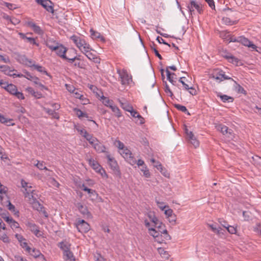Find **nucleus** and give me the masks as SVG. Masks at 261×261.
Masks as SVG:
<instances>
[{"label": "nucleus", "mask_w": 261, "mask_h": 261, "mask_svg": "<svg viewBox=\"0 0 261 261\" xmlns=\"http://www.w3.org/2000/svg\"><path fill=\"white\" fill-rule=\"evenodd\" d=\"M107 158L108 159V163L111 169L115 172L116 174L120 176L121 173L119 170V166L117 161L109 154H107Z\"/></svg>", "instance_id": "obj_5"}, {"label": "nucleus", "mask_w": 261, "mask_h": 261, "mask_svg": "<svg viewBox=\"0 0 261 261\" xmlns=\"http://www.w3.org/2000/svg\"><path fill=\"white\" fill-rule=\"evenodd\" d=\"M252 161L254 164L256 166H261V157L258 155L252 156Z\"/></svg>", "instance_id": "obj_43"}, {"label": "nucleus", "mask_w": 261, "mask_h": 261, "mask_svg": "<svg viewBox=\"0 0 261 261\" xmlns=\"http://www.w3.org/2000/svg\"><path fill=\"white\" fill-rule=\"evenodd\" d=\"M58 247L60 248L63 252L68 251L70 249V244L67 242H61L59 243Z\"/></svg>", "instance_id": "obj_25"}, {"label": "nucleus", "mask_w": 261, "mask_h": 261, "mask_svg": "<svg viewBox=\"0 0 261 261\" xmlns=\"http://www.w3.org/2000/svg\"><path fill=\"white\" fill-rule=\"evenodd\" d=\"M98 140L94 137V136L92 137V138H89L88 139L89 143L93 146L94 144L98 142Z\"/></svg>", "instance_id": "obj_60"}, {"label": "nucleus", "mask_w": 261, "mask_h": 261, "mask_svg": "<svg viewBox=\"0 0 261 261\" xmlns=\"http://www.w3.org/2000/svg\"><path fill=\"white\" fill-rule=\"evenodd\" d=\"M81 188L83 191L87 192L89 194H93V195L96 194L95 190H93L88 188L87 187L85 186V185L84 184H83L81 186Z\"/></svg>", "instance_id": "obj_48"}, {"label": "nucleus", "mask_w": 261, "mask_h": 261, "mask_svg": "<svg viewBox=\"0 0 261 261\" xmlns=\"http://www.w3.org/2000/svg\"><path fill=\"white\" fill-rule=\"evenodd\" d=\"M79 210L80 211V212H81V213H82L84 215H85L86 214H87L88 213V210L87 209L86 207H84L83 205H81L79 207Z\"/></svg>", "instance_id": "obj_64"}, {"label": "nucleus", "mask_w": 261, "mask_h": 261, "mask_svg": "<svg viewBox=\"0 0 261 261\" xmlns=\"http://www.w3.org/2000/svg\"><path fill=\"white\" fill-rule=\"evenodd\" d=\"M223 22L224 23H225L227 25H233L234 24H236L237 21H233L230 19V18L228 17H224L222 19Z\"/></svg>", "instance_id": "obj_45"}, {"label": "nucleus", "mask_w": 261, "mask_h": 261, "mask_svg": "<svg viewBox=\"0 0 261 261\" xmlns=\"http://www.w3.org/2000/svg\"><path fill=\"white\" fill-rule=\"evenodd\" d=\"M31 67H34L35 69H36L38 71L45 74L47 75H49L45 68L40 65L32 64L30 65Z\"/></svg>", "instance_id": "obj_31"}, {"label": "nucleus", "mask_w": 261, "mask_h": 261, "mask_svg": "<svg viewBox=\"0 0 261 261\" xmlns=\"http://www.w3.org/2000/svg\"><path fill=\"white\" fill-rule=\"evenodd\" d=\"M56 48L54 49L53 51H55L56 54L63 59H66L67 57L65 55L66 52L67 50V49L64 47L63 45L61 44H58V45L56 46Z\"/></svg>", "instance_id": "obj_11"}, {"label": "nucleus", "mask_w": 261, "mask_h": 261, "mask_svg": "<svg viewBox=\"0 0 261 261\" xmlns=\"http://www.w3.org/2000/svg\"><path fill=\"white\" fill-rule=\"evenodd\" d=\"M239 42L241 43L244 46L251 48L256 51L257 46L254 44L252 42L250 41L248 39L244 36H240Z\"/></svg>", "instance_id": "obj_13"}, {"label": "nucleus", "mask_w": 261, "mask_h": 261, "mask_svg": "<svg viewBox=\"0 0 261 261\" xmlns=\"http://www.w3.org/2000/svg\"><path fill=\"white\" fill-rule=\"evenodd\" d=\"M223 56L226 59H228L230 62H231L232 63H236L238 62V59L229 54H228L227 55H223Z\"/></svg>", "instance_id": "obj_44"}, {"label": "nucleus", "mask_w": 261, "mask_h": 261, "mask_svg": "<svg viewBox=\"0 0 261 261\" xmlns=\"http://www.w3.org/2000/svg\"><path fill=\"white\" fill-rule=\"evenodd\" d=\"M29 26L32 28L33 30L37 34H41L42 33V31L41 29V28L37 25L35 23L33 22H29Z\"/></svg>", "instance_id": "obj_26"}, {"label": "nucleus", "mask_w": 261, "mask_h": 261, "mask_svg": "<svg viewBox=\"0 0 261 261\" xmlns=\"http://www.w3.org/2000/svg\"><path fill=\"white\" fill-rule=\"evenodd\" d=\"M187 136V138L189 143L192 144L195 147H197L199 146V142L195 137L193 133L191 131H189L187 128L185 130Z\"/></svg>", "instance_id": "obj_10"}, {"label": "nucleus", "mask_w": 261, "mask_h": 261, "mask_svg": "<svg viewBox=\"0 0 261 261\" xmlns=\"http://www.w3.org/2000/svg\"><path fill=\"white\" fill-rule=\"evenodd\" d=\"M115 144L118 147L119 151L123 150V149L126 147L124 146V144L119 140H116Z\"/></svg>", "instance_id": "obj_46"}, {"label": "nucleus", "mask_w": 261, "mask_h": 261, "mask_svg": "<svg viewBox=\"0 0 261 261\" xmlns=\"http://www.w3.org/2000/svg\"><path fill=\"white\" fill-rule=\"evenodd\" d=\"M14 261H28L27 258L18 255L14 256Z\"/></svg>", "instance_id": "obj_56"}, {"label": "nucleus", "mask_w": 261, "mask_h": 261, "mask_svg": "<svg viewBox=\"0 0 261 261\" xmlns=\"http://www.w3.org/2000/svg\"><path fill=\"white\" fill-rule=\"evenodd\" d=\"M76 227L81 233L87 232L90 229L89 224L84 220L79 219L76 224Z\"/></svg>", "instance_id": "obj_6"}, {"label": "nucleus", "mask_w": 261, "mask_h": 261, "mask_svg": "<svg viewBox=\"0 0 261 261\" xmlns=\"http://www.w3.org/2000/svg\"><path fill=\"white\" fill-rule=\"evenodd\" d=\"M15 237L20 244H21L22 242H24L25 241H26L25 239L23 237L21 234H16Z\"/></svg>", "instance_id": "obj_61"}, {"label": "nucleus", "mask_w": 261, "mask_h": 261, "mask_svg": "<svg viewBox=\"0 0 261 261\" xmlns=\"http://www.w3.org/2000/svg\"><path fill=\"white\" fill-rule=\"evenodd\" d=\"M148 230H149L150 234L151 236H152L158 242H159L160 243H161L163 242V240H160V232L159 231H157L153 228H149Z\"/></svg>", "instance_id": "obj_19"}, {"label": "nucleus", "mask_w": 261, "mask_h": 261, "mask_svg": "<svg viewBox=\"0 0 261 261\" xmlns=\"http://www.w3.org/2000/svg\"><path fill=\"white\" fill-rule=\"evenodd\" d=\"M100 100L102 101V103L107 107H110V106L114 103L112 100H110L108 97L103 95L100 97Z\"/></svg>", "instance_id": "obj_28"}, {"label": "nucleus", "mask_w": 261, "mask_h": 261, "mask_svg": "<svg viewBox=\"0 0 261 261\" xmlns=\"http://www.w3.org/2000/svg\"><path fill=\"white\" fill-rule=\"evenodd\" d=\"M8 92L12 95H14L17 91V87L12 84L7 86V89H6Z\"/></svg>", "instance_id": "obj_32"}, {"label": "nucleus", "mask_w": 261, "mask_h": 261, "mask_svg": "<svg viewBox=\"0 0 261 261\" xmlns=\"http://www.w3.org/2000/svg\"><path fill=\"white\" fill-rule=\"evenodd\" d=\"M208 225L214 232L220 237L223 236L226 231V229H223L220 226H217L216 224H208Z\"/></svg>", "instance_id": "obj_14"}, {"label": "nucleus", "mask_w": 261, "mask_h": 261, "mask_svg": "<svg viewBox=\"0 0 261 261\" xmlns=\"http://www.w3.org/2000/svg\"><path fill=\"white\" fill-rule=\"evenodd\" d=\"M117 71L121 79V83L122 85H128L132 81L131 76L128 74L126 70L118 69Z\"/></svg>", "instance_id": "obj_4"}, {"label": "nucleus", "mask_w": 261, "mask_h": 261, "mask_svg": "<svg viewBox=\"0 0 261 261\" xmlns=\"http://www.w3.org/2000/svg\"><path fill=\"white\" fill-rule=\"evenodd\" d=\"M36 167H37L39 170H48L46 166L44 165V162L43 161H37V163L34 165Z\"/></svg>", "instance_id": "obj_42"}, {"label": "nucleus", "mask_w": 261, "mask_h": 261, "mask_svg": "<svg viewBox=\"0 0 261 261\" xmlns=\"http://www.w3.org/2000/svg\"><path fill=\"white\" fill-rule=\"evenodd\" d=\"M155 202L159 207L162 211L164 210L166 207H168V206L165 205L163 202H160L157 200H155Z\"/></svg>", "instance_id": "obj_54"}, {"label": "nucleus", "mask_w": 261, "mask_h": 261, "mask_svg": "<svg viewBox=\"0 0 261 261\" xmlns=\"http://www.w3.org/2000/svg\"><path fill=\"white\" fill-rule=\"evenodd\" d=\"M38 4L41 5L46 11L54 13L53 3L49 0H36Z\"/></svg>", "instance_id": "obj_9"}, {"label": "nucleus", "mask_w": 261, "mask_h": 261, "mask_svg": "<svg viewBox=\"0 0 261 261\" xmlns=\"http://www.w3.org/2000/svg\"><path fill=\"white\" fill-rule=\"evenodd\" d=\"M45 111L47 113H48L50 115H51L53 117H54V118L57 119L59 118V116L58 114L56 113L54 110H53L51 109H46Z\"/></svg>", "instance_id": "obj_40"}, {"label": "nucleus", "mask_w": 261, "mask_h": 261, "mask_svg": "<svg viewBox=\"0 0 261 261\" xmlns=\"http://www.w3.org/2000/svg\"><path fill=\"white\" fill-rule=\"evenodd\" d=\"M119 152L122 157L130 164L133 165L136 163V161L133 156L131 151L127 147L123 149V150L119 151Z\"/></svg>", "instance_id": "obj_3"}, {"label": "nucleus", "mask_w": 261, "mask_h": 261, "mask_svg": "<svg viewBox=\"0 0 261 261\" xmlns=\"http://www.w3.org/2000/svg\"><path fill=\"white\" fill-rule=\"evenodd\" d=\"M158 250L159 253L163 258L165 259H168L169 258L170 255L167 251L165 250L164 249L162 248H159Z\"/></svg>", "instance_id": "obj_33"}, {"label": "nucleus", "mask_w": 261, "mask_h": 261, "mask_svg": "<svg viewBox=\"0 0 261 261\" xmlns=\"http://www.w3.org/2000/svg\"><path fill=\"white\" fill-rule=\"evenodd\" d=\"M0 60H2L5 63H9L10 62L9 58L8 56L5 57L2 55H0Z\"/></svg>", "instance_id": "obj_62"}, {"label": "nucleus", "mask_w": 261, "mask_h": 261, "mask_svg": "<svg viewBox=\"0 0 261 261\" xmlns=\"http://www.w3.org/2000/svg\"><path fill=\"white\" fill-rule=\"evenodd\" d=\"M109 108H111L112 112L115 113V115L116 117L119 118L121 116L119 109L116 105H115L114 103L111 105Z\"/></svg>", "instance_id": "obj_30"}, {"label": "nucleus", "mask_w": 261, "mask_h": 261, "mask_svg": "<svg viewBox=\"0 0 261 261\" xmlns=\"http://www.w3.org/2000/svg\"><path fill=\"white\" fill-rule=\"evenodd\" d=\"M91 50H87L84 51L83 54H84L89 60L94 61L95 63L99 62V59L97 58L95 54L91 53Z\"/></svg>", "instance_id": "obj_17"}, {"label": "nucleus", "mask_w": 261, "mask_h": 261, "mask_svg": "<svg viewBox=\"0 0 261 261\" xmlns=\"http://www.w3.org/2000/svg\"><path fill=\"white\" fill-rule=\"evenodd\" d=\"M218 130L221 132L224 135H225L229 139H232L233 135L232 130L231 129H228V127L223 124H219L216 126Z\"/></svg>", "instance_id": "obj_7"}, {"label": "nucleus", "mask_w": 261, "mask_h": 261, "mask_svg": "<svg viewBox=\"0 0 261 261\" xmlns=\"http://www.w3.org/2000/svg\"><path fill=\"white\" fill-rule=\"evenodd\" d=\"M58 43L52 39H47L45 42L46 45L52 51L57 49L56 46L58 45Z\"/></svg>", "instance_id": "obj_22"}, {"label": "nucleus", "mask_w": 261, "mask_h": 261, "mask_svg": "<svg viewBox=\"0 0 261 261\" xmlns=\"http://www.w3.org/2000/svg\"><path fill=\"white\" fill-rule=\"evenodd\" d=\"M236 89L238 91V93L246 94V91L244 90V89L240 85L237 84L236 87Z\"/></svg>", "instance_id": "obj_52"}, {"label": "nucleus", "mask_w": 261, "mask_h": 261, "mask_svg": "<svg viewBox=\"0 0 261 261\" xmlns=\"http://www.w3.org/2000/svg\"><path fill=\"white\" fill-rule=\"evenodd\" d=\"M74 111L76 112L77 116L80 118H81L82 117H85L86 118H88V115L86 113H83L80 109H75Z\"/></svg>", "instance_id": "obj_47"}, {"label": "nucleus", "mask_w": 261, "mask_h": 261, "mask_svg": "<svg viewBox=\"0 0 261 261\" xmlns=\"http://www.w3.org/2000/svg\"><path fill=\"white\" fill-rule=\"evenodd\" d=\"M168 219V221L170 223H172V224H175L176 223V216L175 215V214H173L171 216L167 218Z\"/></svg>", "instance_id": "obj_55"}, {"label": "nucleus", "mask_w": 261, "mask_h": 261, "mask_svg": "<svg viewBox=\"0 0 261 261\" xmlns=\"http://www.w3.org/2000/svg\"><path fill=\"white\" fill-rule=\"evenodd\" d=\"M253 230L254 232L257 233L258 234L261 236V225L259 223H257L256 224L255 226L253 228Z\"/></svg>", "instance_id": "obj_53"}, {"label": "nucleus", "mask_w": 261, "mask_h": 261, "mask_svg": "<svg viewBox=\"0 0 261 261\" xmlns=\"http://www.w3.org/2000/svg\"><path fill=\"white\" fill-rule=\"evenodd\" d=\"M91 37L93 39H100L101 41L104 42L105 41V38L101 36L100 33L94 31L93 29H91L90 30Z\"/></svg>", "instance_id": "obj_18"}, {"label": "nucleus", "mask_w": 261, "mask_h": 261, "mask_svg": "<svg viewBox=\"0 0 261 261\" xmlns=\"http://www.w3.org/2000/svg\"><path fill=\"white\" fill-rule=\"evenodd\" d=\"M7 190L8 188L0 182V194H6Z\"/></svg>", "instance_id": "obj_59"}, {"label": "nucleus", "mask_w": 261, "mask_h": 261, "mask_svg": "<svg viewBox=\"0 0 261 261\" xmlns=\"http://www.w3.org/2000/svg\"><path fill=\"white\" fill-rule=\"evenodd\" d=\"M63 258L65 260L75 261L73 254L70 250L63 252Z\"/></svg>", "instance_id": "obj_23"}, {"label": "nucleus", "mask_w": 261, "mask_h": 261, "mask_svg": "<svg viewBox=\"0 0 261 261\" xmlns=\"http://www.w3.org/2000/svg\"><path fill=\"white\" fill-rule=\"evenodd\" d=\"M165 91L170 97H172L173 96V93L171 91L170 89L169 88V86L167 84L166 82L165 83Z\"/></svg>", "instance_id": "obj_58"}, {"label": "nucleus", "mask_w": 261, "mask_h": 261, "mask_svg": "<svg viewBox=\"0 0 261 261\" xmlns=\"http://www.w3.org/2000/svg\"><path fill=\"white\" fill-rule=\"evenodd\" d=\"M160 232H161V237H164V240L160 239V240H163V242L164 241L170 240L171 239V237L168 233L167 230L166 229H163V231L160 230Z\"/></svg>", "instance_id": "obj_36"}, {"label": "nucleus", "mask_w": 261, "mask_h": 261, "mask_svg": "<svg viewBox=\"0 0 261 261\" xmlns=\"http://www.w3.org/2000/svg\"><path fill=\"white\" fill-rule=\"evenodd\" d=\"M213 77L217 80H219L220 81H222L224 80H229L231 79L230 77L226 76L224 72L222 70L216 71V72L213 74Z\"/></svg>", "instance_id": "obj_15"}, {"label": "nucleus", "mask_w": 261, "mask_h": 261, "mask_svg": "<svg viewBox=\"0 0 261 261\" xmlns=\"http://www.w3.org/2000/svg\"><path fill=\"white\" fill-rule=\"evenodd\" d=\"M73 94L75 98L82 100L84 102V104H86L88 102V100L85 98L84 96L82 94L81 92L78 90L76 89Z\"/></svg>", "instance_id": "obj_24"}, {"label": "nucleus", "mask_w": 261, "mask_h": 261, "mask_svg": "<svg viewBox=\"0 0 261 261\" xmlns=\"http://www.w3.org/2000/svg\"><path fill=\"white\" fill-rule=\"evenodd\" d=\"M70 39L83 53L87 50H92L90 44L83 37L73 35Z\"/></svg>", "instance_id": "obj_2"}, {"label": "nucleus", "mask_w": 261, "mask_h": 261, "mask_svg": "<svg viewBox=\"0 0 261 261\" xmlns=\"http://www.w3.org/2000/svg\"><path fill=\"white\" fill-rule=\"evenodd\" d=\"M141 171L143 173V175L146 178H149L150 177V173L146 165H144L141 169Z\"/></svg>", "instance_id": "obj_38"}, {"label": "nucleus", "mask_w": 261, "mask_h": 261, "mask_svg": "<svg viewBox=\"0 0 261 261\" xmlns=\"http://www.w3.org/2000/svg\"><path fill=\"white\" fill-rule=\"evenodd\" d=\"M20 246H21V247L22 248L25 249V250L27 252H28V253H30L31 252V248H30L28 246V243H27L26 241H25L24 242H22L21 244H20Z\"/></svg>", "instance_id": "obj_50"}, {"label": "nucleus", "mask_w": 261, "mask_h": 261, "mask_svg": "<svg viewBox=\"0 0 261 261\" xmlns=\"http://www.w3.org/2000/svg\"><path fill=\"white\" fill-rule=\"evenodd\" d=\"M188 8L191 15L192 14V12L194 10V8L200 14L203 11L202 7L194 1H191L190 2V4L188 6Z\"/></svg>", "instance_id": "obj_12"}, {"label": "nucleus", "mask_w": 261, "mask_h": 261, "mask_svg": "<svg viewBox=\"0 0 261 261\" xmlns=\"http://www.w3.org/2000/svg\"><path fill=\"white\" fill-rule=\"evenodd\" d=\"M119 102L121 108L126 111L129 112L133 109L132 106L127 102H123L119 100Z\"/></svg>", "instance_id": "obj_29"}, {"label": "nucleus", "mask_w": 261, "mask_h": 261, "mask_svg": "<svg viewBox=\"0 0 261 261\" xmlns=\"http://www.w3.org/2000/svg\"><path fill=\"white\" fill-rule=\"evenodd\" d=\"M148 217L150 220L154 223V226L158 225L159 220L154 215L149 214Z\"/></svg>", "instance_id": "obj_49"}, {"label": "nucleus", "mask_w": 261, "mask_h": 261, "mask_svg": "<svg viewBox=\"0 0 261 261\" xmlns=\"http://www.w3.org/2000/svg\"><path fill=\"white\" fill-rule=\"evenodd\" d=\"M12 119L6 118L4 115L0 113V122L2 123L6 124L7 125H14V123H11Z\"/></svg>", "instance_id": "obj_27"}, {"label": "nucleus", "mask_w": 261, "mask_h": 261, "mask_svg": "<svg viewBox=\"0 0 261 261\" xmlns=\"http://www.w3.org/2000/svg\"><path fill=\"white\" fill-rule=\"evenodd\" d=\"M94 149L98 153L106 152V148L105 145L102 144L99 140L93 146Z\"/></svg>", "instance_id": "obj_20"}, {"label": "nucleus", "mask_w": 261, "mask_h": 261, "mask_svg": "<svg viewBox=\"0 0 261 261\" xmlns=\"http://www.w3.org/2000/svg\"><path fill=\"white\" fill-rule=\"evenodd\" d=\"M167 74V80L173 85L176 86L177 85V77L174 73H171L168 69H166Z\"/></svg>", "instance_id": "obj_16"}, {"label": "nucleus", "mask_w": 261, "mask_h": 261, "mask_svg": "<svg viewBox=\"0 0 261 261\" xmlns=\"http://www.w3.org/2000/svg\"><path fill=\"white\" fill-rule=\"evenodd\" d=\"M96 172L99 173L103 177L106 178L108 177V174H107L106 171L102 168V167H101V169H98Z\"/></svg>", "instance_id": "obj_51"}, {"label": "nucleus", "mask_w": 261, "mask_h": 261, "mask_svg": "<svg viewBox=\"0 0 261 261\" xmlns=\"http://www.w3.org/2000/svg\"><path fill=\"white\" fill-rule=\"evenodd\" d=\"M87 161H88L89 165L93 168L94 170H95V171H97V170L99 169H101V166L93 158H91L87 159Z\"/></svg>", "instance_id": "obj_21"}, {"label": "nucleus", "mask_w": 261, "mask_h": 261, "mask_svg": "<svg viewBox=\"0 0 261 261\" xmlns=\"http://www.w3.org/2000/svg\"><path fill=\"white\" fill-rule=\"evenodd\" d=\"M65 86H66V89L70 93H74V91H75V90H76L74 86H73L72 85H68V84H66L65 85Z\"/></svg>", "instance_id": "obj_57"}, {"label": "nucleus", "mask_w": 261, "mask_h": 261, "mask_svg": "<svg viewBox=\"0 0 261 261\" xmlns=\"http://www.w3.org/2000/svg\"><path fill=\"white\" fill-rule=\"evenodd\" d=\"M29 253L34 258H38L41 255L40 250L35 248H31V252Z\"/></svg>", "instance_id": "obj_39"}, {"label": "nucleus", "mask_w": 261, "mask_h": 261, "mask_svg": "<svg viewBox=\"0 0 261 261\" xmlns=\"http://www.w3.org/2000/svg\"><path fill=\"white\" fill-rule=\"evenodd\" d=\"M174 107L178 110L182 112L187 113V114L188 115H190L189 112L188 111V110L185 106L180 105L179 104H175Z\"/></svg>", "instance_id": "obj_41"}, {"label": "nucleus", "mask_w": 261, "mask_h": 261, "mask_svg": "<svg viewBox=\"0 0 261 261\" xmlns=\"http://www.w3.org/2000/svg\"><path fill=\"white\" fill-rule=\"evenodd\" d=\"M25 225L37 237H40L42 236L41 232L39 230L38 226L31 221H27Z\"/></svg>", "instance_id": "obj_8"}, {"label": "nucleus", "mask_w": 261, "mask_h": 261, "mask_svg": "<svg viewBox=\"0 0 261 261\" xmlns=\"http://www.w3.org/2000/svg\"><path fill=\"white\" fill-rule=\"evenodd\" d=\"M10 225L12 229L18 228L19 227V224L18 222L13 220L10 224Z\"/></svg>", "instance_id": "obj_63"}, {"label": "nucleus", "mask_w": 261, "mask_h": 261, "mask_svg": "<svg viewBox=\"0 0 261 261\" xmlns=\"http://www.w3.org/2000/svg\"><path fill=\"white\" fill-rule=\"evenodd\" d=\"M222 226L224 227L230 233L234 234L237 232L236 228L232 226L222 224Z\"/></svg>", "instance_id": "obj_35"}, {"label": "nucleus", "mask_w": 261, "mask_h": 261, "mask_svg": "<svg viewBox=\"0 0 261 261\" xmlns=\"http://www.w3.org/2000/svg\"><path fill=\"white\" fill-rule=\"evenodd\" d=\"M21 184L22 187L24 189V191L23 192H28L29 190H32L31 189L32 188V187L31 186H29V184L24 180L21 179Z\"/></svg>", "instance_id": "obj_37"}, {"label": "nucleus", "mask_w": 261, "mask_h": 261, "mask_svg": "<svg viewBox=\"0 0 261 261\" xmlns=\"http://www.w3.org/2000/svg\"><path fill=\"white\" fill-rule=\"evenodd\" d=\"M24 197L30 203L34 209L40 211L42 208V205L37 200L38 195L35 193L34 190H29L28 192H23Z\"/></svg>", "instance_id": "obj_1"}, {"label": "nucleus", "mask_w": 261, "mask_h": 261, "mask_svg": "<svg viewBox=\"0 0 261 261\" xmlns=\"http://www.w3.org/2000/svg\"><path fill=\"white\" fill-rule=\"evenodd\" d=\"M218 97H220L223 102H232L233 100V98L226 95H221L220 94H218L217 95Z\"/></svg>", "instance_id": "obj_34"}]
</instances>
